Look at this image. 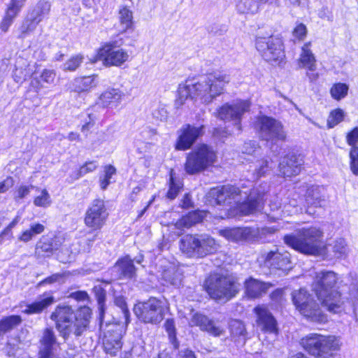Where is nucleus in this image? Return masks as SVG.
Returning a JSON list of instances; mask_svg holds the SVG:
<instances>
[{"label":"nucleus","mask_w":358,"mask_h":358,"mask_svg":"<svg viewBox=\"0 0 358 358\" xmlns=\"http://www.w3.org/2000/svg\"><path fill=\"white\" fill-rule=\"evenodd\" d=\"M253 128L261 141L271 143L287 141V133L282 123L273 117L266 115L257 116Z\"/></svg>","instance_id":"obj_10"},{"label":"nucleus","mask_w":358,"mask_h":358,"mask_svg":"<svg viewBox=\"0 0 358 358\" xmlns=\"http://www.w3.org/2000/svg\"><path fill=\"white\" fill-rule=\"evenodd\" d=\"M13 185V180L12 178L8 177L3 182H0V193H3L8 191Z\"/></svg>","instance_id":"obj_56"},{"label":"nucleus","mask_w":358,"mask_h":358,"mask_svg":"<svg viewBox=\"0 0 358 358\" xmlns=\"http://www.w3.org/2000/svg\"><path fill=\"white\" fill-rule=\"evenodd\" d=\"M121 339L122 334L120 329L116 328L115 329L108 330L103 340L105 352L111 356H116L122 346Z\"/></svg>","instance_id":"obj_26"},{"label":"nucleus","mask_w":358,"mask_h":358,"mask_svg":"<svg viewBox=\"0 0 358 358\" xmlns=\"http://www.w3.org/2000/svg\"><path fill=\"white\" fill-rule=\"evenodd\" d=\"M108 213L103 200L92 201L85 213V224L94 230L100 229L105 224Z\"/></svg>","instance_id":"obj_13"},{"label":"nucleus","mask_w":358,"mask_h":358,"mask_svg":"<svg viewBox=\"0 0 358 358\" xmlns=\"http://www.w3.org/2000/svg\"><path fill=\"white\" fill-rule=\"evenodd\" d=\"M96 57V60L103 61L106 66H120L128 59L129 55L123 50H115L108 44L99 50Z\"/></svg>","instance_id":"obj_20"},{"label":"nucleus","mask_w":358,"mask_h":358,"mask_svg":"<svg viewBox=\"0 0 358 358\" xmlns=\"http://www.w3.org/2000/svg\"><path fill=\"white\" fill-rule=\"evenodd\" d=\"M83 5L87 8L92 9L94 13L96 12L94 0H83Z\"/></svg>","instance_id":"obj_63"},{"label":"nucleus","mask_w":358,"mask_h":358,"mask_svg":"<svg viewBox=\"0 0 358 358\" xmlns=\"http://www.w3.org/2000/svg\"><path fill=\"white\" fill-rule=\"evenodd\" d=\"M35 189L36 191H39V188L37 187H35L32 185L26 186V185H21L18 187L15 192V199H22L25 198L27 195L29 194L31 189Z\"/></svg>","instance_id":"obj_48"},{"label":"nucleus","mask_w":358,"mask_h":358,"mask_svg":"<svg viewBox=\"0 0 358 358\" xmlns=\"http://www.w3.org/2000/svg\"><path fill=\"white\" fill-rule=\"evenodd\" d=\"M37 249H40L42 252L47 253V255L52 254L55 251L58 250L57 243H54L52 240H47L45 241H41L37 245Z\"/></svg>","instance_id":"obj_46"},{"label":"nucleus","mask_w":358,"mask_h":358,"mask_svg":"<svg viewBox=\"0 0 358 358\" xmlns=\"http://www.w3.org/2000/svg\"><path fill=\"white\" fill-rule=\"evenodd\" d=\"M38 192H40V195L34 198V204L37 207L47 208L50 206L52 200L48 190L43 189L41 190L39 189Z\"/></svg>","instance_id":"obj_41"},{"label":"nucleus","mask_w":358,"mask_h":358,"mask_svg":"<svg viewBox=\"0 0 358 358\" xmlns=\"http://www.w3.org/2000/svg\"><path fill=\"white\" fill-rule=\"evenodd\" d=\"M273 286L271 282L249 277L244 282L245 294L250 299H260Z\"/></svg>","instance_id":"obj_22"},{"label":"nucleus","mask_w":358,"mask_h":358,"mask_svg":"<svg viewBox=\"0 0 358 358\" xmlns=\"http://www.w3.org/2000/svg\"><path fill=\"white\" fill-rule=\"evenodd\" d=\"M40 348L38 358H52L54 350L57 344V337L52 329L46 328L43 330L40 339Z\"/></svg>","instance_id":"obj_25"},{"label":"nucleus","mask_w":358,"mask_h":358,"mask_svg":"<svg viewBox=\"0 0 358 358\" xmlns=\"http://www.w3.org/2000/svg\"><path fill=\"white\" fill-rule=\"evenodd\" d=\"M178 358H197L194 352L190 349H185L179 352Z\"/></svg>","instance_id":"obj_58"},{"label":"nucleus","mask_w":358,"mask_h":358,"mask_svg":"<svg viewBox=\"0 0 358 358\" xmlns=\"http://www.w3.org/2000/svg\"><path fill=\"white\" fill-rule=\"evenodd\" d=\"M306 76L311 83L316 82L320 76L319 73L315 71L307 72Z\"/></svg>","instance_id":"obj_64"},{"label":"nucleus","mask_w":358,"mask_h":358,"mask_svg":"<svg viewBox=\"0 0 358 358\" xmlns=\"http://www.w3.org/2000/svg\"><path fill=\"white\" fill-rule=\"evenodd\" d=\"M345 141L350 146L349 150V166L352 173L358 176V127L350 129L345 136Z\"/></svg>","instance_id":"obj_24"},{"label":"nucleus","mask_w":358,"mask_h":358,"mask_svg":"<svg viewBox=\"0 0 358 358\" xmlns=\"http://www.w3.org/2000/svg\"><path fill=\"white\" fill-rule=\"evenodd\" d=\"M97 164L95 161L87 162L80 168L78 173V178H80L88 173L94 171L97 168Z\"/></svg>","instance_id":"obj_52"},{"label":"nucleus","mask_w":358,"mask_h":358,"mask_svg":"<svg viewBox=\"0 0 358 358\" xmlns=\"http://www.w3.org/2000/svg\"><path fill=\"white\" fill-rule=\"evenodd\" d=\"M115 304L121 309V310L124 315L126 324L129 323V311L127 308V306L124 298L122 296H116L115 298Z\"/></svg>","instance_id":"obj_49"},{"label":"nucleus","mask_w":358,"mask_h":358,"mask_svg":"<svg viewBox=\"0 0 358 358\" xmlns=\"http://www.w3.org/2000/svg\"><path fill=\"white\" fill-rule=\"evenodd\" d=\"M211 135L215 138L224 140L228 138L231 134L229 132L226 127H217L213 129Z\"/></svg>","instance_id":"obj_51"},{"label":"nucleus","mask_w":358,"mask_h":358,"mask_svg":"<svg viewBox=\"0 0 358 358\" xmlns=\"http://www.w3.org/2000/svg\"><path fill=\"white\" fill-rule=\"evenodd\" d=\"M214 240L213 238L199 239L196 236L187 234L180 240V249L188 256L196 255L203 257L213 252Z\"/></svg>","instance_id":"obj_12"},{"label":"nucleus","mask_w":358,"mask_h":358,"mask_svg":"<svg viewBox=\"0 0 358 358\" xmlns=\"http://www.w3.org/2000/svg\"><path fill=\"white\" fill-rule=\"evenodd\" d=\"M265 200L260 193L248 196L243 201L236 202L233 210L236 215L249 216L264 208Z\"/></svg>","instance_id":"obj_16"},{"label":"nucleus","mask_w":358,"mask_h":358,"mask_svg":"<svg viewBox=\"0 0 358 358\" xmlns=\"http://www.w3.org/2000/svg\"><path fill=\"white\" fill-rule=\"evenodd\" d=\"M258 234L259 229L251 227L225 228L220 231L221 236L234 243L252 241L257 238Z\"/></svg>","instance_id":"obj_17"},{"label":"nucleus","mask_w":358,"mask_h":358,"mask_svg":"<svg viewBox=\"0 0 358 358\" xmlns=\"http://www.w3.org/2000/svg\"><path fill=\"white\" fill-rule=\"evenodd\" d=\"M192 327H198L201 331H204L214 337H219L224 333V329L217 325L215 321L201 313H195L191 317Z\"/></svg>","instance_id":"obj_21"},{"label":"nucleus","mask_w":358,"mask_h":358,"mask_svg":"<svg viewBox=\"0 0 358 358\" xmlns=\"http://www.w3.org/2000/svg\"><path fill=\"white\" fill-rule=\"evenodd\" d=\"M311 45V42L308 41L302 45L298 62L301 67L306 68L308 71H315L317 59L310 49Z\"/></svg>","instance_id":"obj_28"},{"label":"nucleus","mask_w":358,"mask_h":358,"mask_svg":"<svg viewBox=\"0 0 358 358\" xmlns=\"http://www.w3.org/2000/svg\"><path fill=\"white\" fill-rule=\"evenodd\" d=\"M241 196L242 190L239 186L226 183L210 187L205 195V203L211 207H225Z\"/></svg>","instance_id":"obj_11"},{"label":"nucleus","mask_w":358,"mask_h":358,"mask_svg":"<svg viewBox=\"0 0 358 358\" xmlns=\"http://www.w3.org/2000/svg\"><path fill=\"white\" fill-rule=\"evenodd\" d=\"M50 3L46 1H41L36 8L31 13V16L34 17L35 22H40L48 15L50 10Z\"/></svg>","instance_id":"obj_37"},{"label":"nucleus","mask_w":358,"mask_h":358,"mask_svg":"<svg viewBox=\"0 0 358 358\" xmlns=\"http://www.w3.org/2000/svg\"><path fill=\"white\" fill-rule=\"evenodd\" d=\"M299 344L307 355L313 358H334L342 346L339 337L319 333H309L302 336Z\"/></svg>","instance_id":"obj_6"},{"label":"nucleus","mask_w":358,"mask_h":358,"mask_svg":"<svg viewBox=\"0 0 358 358\" xmlns=\"http://www.w3.org/2000/svg\"><path fill=\"white\" fill-rule=\"evenodd\" d=\"M229 76L220 72H210L195 80L187 79L179 85L177 90V101L182 104L187 99H199L203 103H211L221 95L225 86L229 83Z\"/></svg>","instance_id":"obj_2"},{"label":"nucleus","mask_w":358,"mask_h":358,"mask_svg":"<svg viewBox=\"0 0 358 358\" xmlns=\"http://www.w3.org/2000/svg\"><path fill=\"white\" fill-rule=\"evenodd\" d=\"M96 76H85L77 78L73 80V90L76 92H83L90 90L91 88L96 87V82L95 78Z\"/></svg>","instance_id":"obj_32"},{"label":"nucleus","mask_w":358,"mask_h":358,"mask_svg":"<svg viewBox=\"0 0 358 358\" xmlns=\"http://www.w3.org/2000/svg\"><path fill=\"white\" fill-rule=\"evenodd\" d=\"M263 262L270 270L287 273L292 268L291 257L288 252L269 251L264 255Z\"/></svg>","instance_id":"obj_18"},{"label":"nucleus","mask_w":358,"mask_h":358,"mask_svg":"<svg viewBox=\"0 0 358 358\" xmlns=\"http://www.w3.org/2000/svg\"><path fill=\"white\" fill-rule=\"evenodd\" d=\"M41 78L47 83H52L55 78V73L52 70L45 69L41 75Z\"/></svg>","instance_id":"obj_55"},{"label":"nucleus","mask_w":358,"mask_h":358,"mask_svg":"<svg viewBox=\"0 0 358 358\" xmlns=\"http://www.w3.org/2000/svg\"><path fill=\"white\" fill-rule=\"evenodd\" d=\"M26 0H12L9 7L7 9L6 16V17L13 20L21 8L23 6Z\"/></svg>","instance_id":"obj_43"},{"label":"nucleus","mask_w":358,"mask_h":358,"mask_svg":"<svg viewBox=\"0 0 358 358\" xmlns=\"http://www.w3.org/2000/svg\"><path fill=\"white\" fill-rule=\"evenodd\" d=\"M282 239L288 247L306 255L318 256L327 249L322 230L314 226L303 227L296 234H287Z\"/></svg>","instance_id":"obj_5"},{"label":"nucleus","mask_w":358,"mask_h":358,"mask_svg":"<svg viewBox=\"0 0 358 358\" xmlns=\"http://www.w3.org/2000/svg\"><path fill=\"white\" fill-rule=\"evenodd\" d=\"M254 45L266 63L279 67H284L287 64L285 39L280 34L256 35Z\"/></svg>","instance_id":"obj_7"},{"label":"nucleus","mask_w":358,"mask_h":358,"mask_svg":"<svg viewBox=\"0 0 358 358\" xmlns=\"http://www.w3.org/2000/svg\"><path fill=\"white\" fill-rule=\"evenodd\" d=\"M55 302L53 296L44 293L40 296L34 303L27 306L24 313L27 314H37L41 313L44 309Z\"/></svg>","instance_id":"obj_30"},{"label":"nucleus","mask_w":358,"mask_h":358,"mask_svg":"<svg viewBox=\"0 0 358 358\" xmlns=\"http://www.w3.org/2000/svg\"><path fill=\"white\" fill-rule=\"evenodd\" d=\"M164 326L169 335L170 342L173 344L174 348L178 349L179 347V342L176 337L174 320L173 319H167L165 321Z\"/></svg>","instance_id":"obj_40"},{"label":"nucleus","mask_w":358,"mask_h":358,"mask_svg":"<svg viewBox=\"0 0 358 358\" xmlns=\"http://www.w3.org/2000/svg\"><path fill=\"white\" fill-rule=\"evenodd\" d=\"M206 210L199 209L189 211L176 222L175 227L180 230L190 228L196 224L202 222L206 217Z\"/></svg>","instance_id":"obj_27"},{"label":"nucleus","mask_w":358,"mask_h":358,"mask_svg":"<svg viewBox=\"0 0 358 358\" xmlns=\"http://www.w3.org/2000/svg\"><path fill=\"white\" fill-rule=\"evenodd\" d=\"M203 289L216 302L228 301L239 292V283L233 275L214 272L204 279Z\"/></svg>","instance_id":"obj_8"},{"label":"nucleus","mask_w":358,"mask_h":358,"mask_svg":"<svg viewBox=\"0 0 358 358\" xmlns=\"http://www.w3.org/2000/svg\"><path fill=\"white\" fill-rule=\"evenodd\" d=\"M256 317V324L264 333L278 335V324L276 318L271 313L266 304H258L252 310Z\"/></svg>","instance_id":"obj_14"},{"label":"nucleus","mask_w":358,"mask_h":358,"mask_svg":"<svg viewBox=\"0 0 358 358\" xmlns=\"http://www.w3.org/2000/svg\"><path fill=\"white\" fill-rule=\"evenodd\" d=\"M349 86L344 83H335L329 90V93L333 99L340 101L344 99L348 94Z\"/></svg>","instance_id":"obj_35"},{"label":"nucleus","mask_w":358,"mask_h":358,"mask_svg":"<svg viewBox=\"0 0 358 358\" xmlns=\"http://www.w3.org/2000/svg\"><path fill=\"white\" fill-rule=\"evenodd\" d=\"M179 206L185 210L194 207V202L189 193H185L182 196Z\"/></svg>","instance_id":"obj_54"},{"label":"nucleus","mask_w":358,"mask_h":358,"mask_svg":"<svg viewBox=\"0 0 358 358\" xmlns=\"http://www.w3.org/2000/svg\"><path fill=\"white\" fill-rule=\"evenodd\" d=\"M303 165V157L296 152H288L284 155L279 164V171L284 178L298 176Z\"/></svg>","instance_id":"obj_19"},{"label":"nucleus","mask_w":358,"mask_h":358,"mask_svg":"<svg viewBox=\"0 0 358 358\" xmlns=\"http://www.w3.org/2000/svg\"><path fill=\"white\" fill-rule=\"evenodd\" d=\"M285 288H276L269 294V299L275 305H282L285 301Z\"/></svg>","instance_id":"obj_45"},{"label":"nucleus","mask_w":358,"mask_h":358,"mask_svg":"<svg viewBox=\"0 0 358 358\" xmlns=\"http://www.w3.org/2000/svg\"><path fill=\"white\" fill-rule=\"evenodd\" d=\"M182 188V183L180 180H176L175 173L171 169L169 171V189L166 192L167 198L171 200L176 199Z\"/></svg>","instance_id":"obj_34"},{"label":"nucleus","mask_w":358,"mask_h":358,"mask_svg":"<svg viewBox=\"0 0 358 358\" xmlns=\"http://www.w3.org/2000/svg\"><path fill=\"white\" fill-rule=\"evenodd\" d=\"M205 126L187 123L184 124L178 131L174 142L176 151L190 150L185 156L183 164L185 172L188 175H197L213 168L217 162L218 153L210 144L201 142L193 145L204 134Z\"/></svg>","instance_id":"obj_1"},{"label":"nucleus","mask_w":358,"mask_h":358,"mask_svg":"<svg viewBox=\"0 0 358 358\" xmlns=\"http://www.w3.org/2000/svg\"><path fill=\"white\" fill-rule=\"evenodd\" d=\"M124 94L118 89H109L102 93L99 97L100 103L103 107L120 102Z\"/></svg>","instance_id":"obj_31"},{"label":"nucleus","mask_w":358,"mask_h":358,"mask_svg":"<svg viewBox=\"0 0 358 358\" xmlns=\"http://www.w3.org/2000/svg\"><path fill=\"white\" fill-rule=\"evenodd\" d=\"M306 26L303 23L296 24L292 30L293 36L299 41H302L307 35Z\"/></svg>","instance_id":"obj_50"},{"label":"nucleus","mask_w":358,"mask_h":358,"mask_svg":"<svg viewBox=\"0 0 358 358\" xmlns=\"http://www.w3.org/2000/svg\"><path fill=\"white\" fill-rule=\"evenodd\" d=\"M136 316L145 323H155L157 320V299L150 298L148 301L138 303L134 307Z\"/></svg>","instance_id":"obj_23"},{"label":"nucleus","mask_w":358,"mask_h":358,"mask_svg":"<svg viewBox=\"0 0 358 358\" xmlns=\"http://www.w3.org/2000/svg\"><path fill=\"white\" fill-rule=\"evenodd\" d=\"M39 22H35V20H34V17L30 15V18L27 20L20 28L21 34L20 37L24 38L27 34H29L30 31H33L36 28V25Z\"/></svg>","instance_id":"obj_47"},{"label":"nucleus","mask_w":358,"mask_h":358,"mask_svg":"<svg viewBox=\"0 0 358 358\" xmlns=\"http://www.w3.org/2000/svg\"><path fill=\"white\" fill-rule=\"evenodd\" d=\"M162 279L166 285H176L180 281V273L173 267L168 268L162 271Z\"/></svg>","instance_id":"obj_39"},{"label":"nucleus","mask_w":358,"mask_h":358,"mask_svg":"<svg viewBox=\"0 0 358 358\" xmlns=\"http://www.w3.org/2000/svg\"><path fill=\"white\" fill-rule=\"evenodd\" d=\"M13 22V20L6 17H4L3 21L1 22V24H0V28L1 29V30L4 32L7 31L9 27L10 26V24H12Z\"/></svg>","instance_id":"obj_62"},{"label":"nucleus","mask_w":358,"mask_h":358,"mask_svg":"<svg viewBox=\"0 0 358 358\" xmlns=\"http://www.w3.org/2000/svg\"><path fill=\"white\" fill-rule=\"evenodd\" d=\"M22 322L20 315H10L4 317L0 320V337L6 333L10 331Z\"/></svg>","instance_id":"obj_33"},{"label":"nucleus","mask_w":358,"mask_h":358,"mask_svg":"<svg viewBox=\"0 0 358 358\" xmlns=\"http://www.w3.org/2000/svg\"><path fill=\"white\" fill-rule=\"evenodd\" d=\"M116 169L112 165H108L105 167V176L104 177L110 180L112 176L115 174Z\"/></svg>","instance_id":"obj_61"},{"label":"nucleus","mask_w":358,"mask_h":358,"mask_svg":"<svg viewBox=\"0 0 358 358\" xmlns=\"http://www.w3.org/2000/svg\"><path fill=\"white\" fill-rule=\"evenodd\" d=\"M83 59L84 57L82 55H74L62 65V69L64 71H74L83 63Z\"/></svg>","instance_id":"obj_42"},{"label":"nucleus","mask_w":358,"mask_h":358,"mask_svg":"<svg viewBox=\"0 0 358 358\" xmlns=\"http://www.w3.org/2000/svg\"><path fill=\"white\" fill-rule=\"evenodd\" d=\"M96 299L99 306L100 315H102L104 312V302L106 294L101 287H95Z\"/></svg>","instance_id":"obj_53"},{"label":"nucleus","mask_w":358,"mask_h":358,"mask_svg":"<svg viewBox=\"0 0 358 358\" xmlns=\"http://www.w3.org/2000/svg\"><path fill=\"white\" fill-rule=\"evenodd\" d=\"M338 277L331 271H321L315 274L313 290L321 305L332 313H339L344 305L342 294L337 289Z\"/></svg>","instance_id":"obj_4"},{"label":"nucleus","mask_w":358,"mask_h":358,"mask_svg":"<svg viewBox=\"0 0 358 358\" xmlns=\"http://www.w3.org/2000/svg\"><path fill=\"white\" fill-rule=\"evenodd\" d=\"M69 297L77 301H85L88 298V295L85 291H77L71 292L69 295Z\"/></svg>","instance_id":"obj_57"},{"label":"nucleus","mask_w":358,"mask_h":358,"mask_svg":"<svg viewBox=\"0 0 358 358\" xmlns=\"http://www.w3.org/2000/svg\"><path fill=\"white\" fill-rule=\"evenodd\" d=\"M249 110V104L246 101L238 100L234 103H224L217 110V117L222 120L237 122L241 129V121L244 113Z\"/></svg>","instance_id":"obj_15"},{"label":"nucleus","mask_w":358,"mask_h":358,"mask_svg":"<svg viewBox=\"0 0 358 358\" xmlns=\"http://www.w3.org/2000/svg\"><path fill=\"white\" fill-rule=\"evenodd\" d=\"M119 278H131L136 275V268L129 256L120 259L113 267Z\"/></svg>","instance_id":"obj_29"},{"label":"nucleus","mask_w":358,"mask_h":358,"mask_svg":"<svg viewBox=\"0 0 358 358\" xmlns=\"http://www.w3.org/2000/svg\"><path fill=\"white\" fill-rule=\"evenodd\" d=\"M30 228L36 235L43 233L45 230V227L39 223L31 224Z\"/></svg>","instance_id":"obj_60"},{"label":"nucleus","mask_w":358,"mask_h":358,"mask_svg":"<svg viewBox=\"0 0 358 358\" xmlns=\"http://www.w3.org/2000/svg\"><path fill=\"white\" fill-rule=\"evenodd\" d=\"M92 315L91 309L83 306L76 311L71 306L59 305L50 315L55 322L56 328L60 336L67 340L71 335L79 337L87 330Z\"/></svg>","instance_id":"obj_3"},{"label":"nucleus","mask_w":358,"mask_h":358,"mask_svg":"<svg viewBox=\"0 0 358 358\" xmlns=\"http://www.w3.org/2000/svg\"><path fill=\"white\" fill-rule=\"evenodd\" d=\"M344 112L340 108L331 110L327 122V128L332 129L336 127L344 120Z\"/></svg>","instance_id":"obj_38"},{"label":"nucleus","mask_w":358,"mask_h":358,"mask_svg":"<svg viewBox=\"0 0 358 358\" xmlns=\"http://www.w3.org/2000/svg\"><path fill=\"white\" fill-rule=\"evenodd\" d=\"M59 278H60L59 275L54 274V275H51V276L44 279L41 282H40L38 283V285H43L44 284H52V283L55 282L56 281H57Z\"/></svg>","instance_id":"obj_59"},{"label":"nucleus","mask_w":358,"mask_h":358,"mask_svg":"<svg viewBox=\"0 0 358 358\" xmlns=\"http://www.w3.org/2000/svg\"><path fill=\"white\" fill-rule=\"evenodd\" d=\"M229 331L232 338L243 337L245 338L248 334L245 324L239 320H232L231 321Z\"/></svg>","instance_id":"obj_36"},{"label":"nucleus","mask_w":358,"mask_h":358,"mask_svg":"<svg viewBox=\"0 0 358 358\" xmlns=\"http://www.w3.org/2000/svg\"><path fill=\"white\" fill-rule=\"evenodd\" d=\"M292 301L296 310L306 319L319 324L326 323L327 316L322 311L320 304L303 289L292 293Z\"/></svg>","instance_id":"obj_9"},{"label":"nucleus","mask_w":358,"mask_h":358,"mask_svg":"<svg viewBox=\"0 0 358 358\" xmlns=\"http://www.w3.org/2000/svg\"><path fill=\"white\" fill-rule=\"evenodd\" d=\"M120 19L123 29L126 30L132 24V13L124 7L120 10Z\"/></svg>","instance_id":"obj_44"}]
</instances>
